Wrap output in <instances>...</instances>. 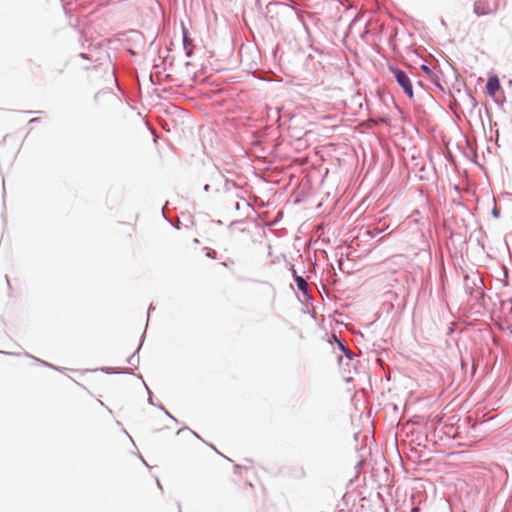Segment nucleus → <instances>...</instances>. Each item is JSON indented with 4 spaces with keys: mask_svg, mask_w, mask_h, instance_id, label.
Here are the masks:
<instances>
[{
    "mask_svg": "<svg viewBox=\"0 0 512 512\" xmlns=\"http://www.w3.org/2000/svg\"><path fill=\"white\" fill-rule=\"evenodd\" d=\"M422 69L426 72V73H430V69L427 67V66H422Z\"/></svg>",
    "mask_w": 512,
    "mask_h": 512,
    "instance_id": "obj_7",
    "label": "nucleus"
},
{
    "mask_svg": "<svg viewBox=\"0 0 512 512\" xmlns=\"http://www.w3.org/2000/svg\"><path fill=\"white\" fill-rule=\"evenodd\" d=\"M496 0H477L474 5V11L477 15H488L498 10Z\"/></svg>",
    "mask_w": 512,
    "mask_h": 512,
    "instance_id": "obj_2",
    "label": "nucleus"
},
{
    "mask_svg": "<svg viewBox=\"0 0 512 512\" xmlns=\"http://www.w3.org/2000/svg\"><path fill=\"white\" fill-rule=\"evenodd\" d=\"M390 71L393 73L398 84L403 88L405 94L409 98H412L413 97V88H412V83H411L408 75L404 71L397 69V68H390Z\"/></svg>",
    "mask_w": 512,
    "mask_h": 512,
    "instance_id": "obj_1",
    "label": "nucleus"
},
{
    "mask_svg": "<svg viewBox=\"0 0 512 512\" xmlns=\"http://www.w3.org/2000/svg\"><path fill=\"white\" fill-rule=\"evenodd\" d=\"M183 47L186 51V55L190 57L193 53L194 45L185 29L183 30Z\"/></svg>",
    "mask_w": 512,
    "mask_h": 512,
    "instance_id": "obj_4",
    "label": "nucleus"
},
{
    "mask_svg": "<svg viewBox=\"0 0 512 512\" xmlns=\"http://www.w3.org/2000/svg\"><path fill=\"white\" fill-rule=\"evenodd\" d=\"M248 471V467H244V466H240V465H236L234 467V473L237 474V475H242L244 472H247Z\"/></svg>",
    "mask_w": 512,
    "mask_h": 512,
    "instance_id": "obj_6",
    "label": "nucleus"
},
{
    "mask_svg": "<svg viewBox=\"0 0 512 512\" xmlns=\"http://www.w3.org/2000/svg\"><path fill=\"white\" fill-rule=\"evenodd\" d=\"M499 88H500L499 79L496 76L490 77L486 84L487 93L490 96H494L495 93L499 90Z\"/></svg>",
    "mask_w": 512,
    "mask_h": 512,
    "instance_id": "obj_3",
    "label": "nucleus"
},
{
    "mask_svg": "<svg viewBox=\"0 0 512 512\" xmlns=\"http://www.w3.org/2000/svg\"><path fill=\"white\" fill-rule=\"evenodd\" d=\"M295 281H296V284H297V287H298L299 290H301L302 292H306L307 291L308 284L304 280V278H302L301 276H297L295 278Z\"/></svg>",
    "mask_w": 512,
    "mask_h": 512,
    "instance_id": "obj_5",
    "label": "nucleus"
}]
</instances>
